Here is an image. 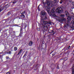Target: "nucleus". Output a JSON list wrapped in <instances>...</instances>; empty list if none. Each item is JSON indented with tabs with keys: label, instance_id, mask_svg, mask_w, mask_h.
I'll list each match as a JSON object with an SVG mask.
<instances>
[{
	"label": "nucleus",
	"instance_id": "nucleus-32",
	"mask_svg": "<svg viewBox=\"0 0 74 74\" xmlns=\"http://www.w3.org/2000/svg\"><path fill=\"white\" fill-rule=\"evenodd\" d=\"M26 54H25L23 56V58L25 57V56H26Z\"/></svg>",
	"mask_w": 74,
	"mask_h": 74
},
{
	"label": "nucleus",
	"instance_id": "nucleus-10",
	"mask_svg": "<svg viewBox=\"0 0 74 74\" xmlns=\"http://www.w3.org/2000/svg\"><path fill=\"white\" fill-rule=\"evenodd\" d=\"M53 3V1H48L47 3V5H48L49 6L50 5H51V4H52Z\"/></svg>",
	"mask_w": 74,
	"mask_h": 74
},
{
	"label": "nucleus",
	"instance_id": "nucleus-19",
	"mask_svg": "<svg viewBox=\"0 0 74 74\" xmlns=\"http://www.w3.org/2000/svg\"><path fill=\"white\" fill-rule=\"evenodd\" d=\"M71 24L73 25H74V20H72L71 22Z\"/></svg>",
	"mask_w": 74,
	"mask_h": 74
},
{
	"label": "nucleus",
	"instance_id": "nucleus-35",
	"mask_svg": "<svg viewBox=\"0 0 74 74\" xmlns=\"http://www.w3.org/2000/svg\"><path fill=\"white\" fill-rule=\"evenodd\" d=\"M9 58V57H6V59H8Z\"/></svg>",
	"mask_w": 74,
	"mask_h": 74
},
{
	"label": "nucleus",
	"instance_id": "nucleus-24",
	"mask_svg": "<svg viewBox=\"0 0 74 74\" xmlns=\"http://www.w3.org/2000/svg\"><path fill=\"white\" fill-rule=\"evenodd\" d=\"M71 28L72 29H73V30L74 29V26H72L71 27Z\"/></svg>",
	"mask_w": 74,
	"mask_h": 74
},
{
	"label": "nucleus",
	"instance_id": "nucleus-26",
	"mask_svg": "<svg viewBox=\"0 0 74 74\" xmlns=\"http://www.w3.org/2000/svg\"><path fill=\"white\" fill-rule=\"evenodd\" d=\"M67 57H65L64 58V60L65 61H66V60H67Z\"/></svg>",
	"mask_w": 74,
	"mask_h": 74
},
{
	"label": "nucleus",
	"instance_id": "nucleus-5",
	"mask_svg": "<svg viewBox=\"0 0 74 74\" xmlns=\"http://www.w3.org/2000/svg\"><path fill=\"white\" fill-rule=\"evenodd\" d=\"M49 27V25H45L44 26L43 29L44 30H45L47 31L48 30V29Z\"/></svg>",
	"mask_w": 74,
	"mask_h": 74
},
{
	"label": "nucleus",
	"instance_id": "nucleus-38",
	"mask_svg": "<svg viewBox=\"0 0 74 74\" xmlns=\"http://www.w3.org/2000/svg\"><path fill=\"white\" fill-rule=\"evenodd\" d=\"M10 14V12H9V13H8V15L9 14Z\"/></svg>",
	"mask_w": 74,
	"mask_h": 74
},
{
	"label": "nucleus",
	"instance_id": "nucleus-43",
	"mask_svg": "<svg viewBox=\"0 0 74 74\" xmlns=\"http://www.w3.org/2000/svg\"><path fill=\"white\" fill-rule=\"evenodd\" d=\"M21 30H22V29H21Z\"/></svg>",
	"mask_w": 74,
	"mask_h": 74
},
{
	"label": "nucleus",
	"instance_id": "nucleus-42",
	"mask_svg": "<svg viewBox=\"0 0 74 74\" xmlns=\"http://www.w3.org/2000/svg\"><path fill=\"white\" fill-rule=\"evenodd\" d=\"M72 67H73H73H74V66H73Z\"/></svg>",
	"mask_w": 74,
	"mask_h": 74
},
{
	"label": "nucleus",
	"instance_id": "nucleus-15",
	"mask_svg": "<svg viewBox=\"0 0 74 74\" xmlns=\"http://www.w3.org/2000/svg\"><path fill=\"white\" fill-rule=\"evenodd\" d=\"M4 8L3 7V8L1 7L0 8V12H1V11H2L3 10H4Z\"/></svg>",
	"mask_w": 74,
	"mask_h": 74
},
{
	"label": "nucleus",
	"instance_id": "nucleus-36",
	"mask_svg": "<svg viewBox=\"0 0 74 74\" xmlns=\"http://www.w3.org/2000/svg\"><path fill=\"white\" fill-rule=\"evenodd\" d=\"M40 8H39V6H38V10H40Z\"/></svg>",
	"mask_w": 74,
	"mask_h": 74
},
{
	"label": "nucleus",
	"instance_id": "nucleus-30",
	"mask_svg": "<svg viewBox=\"0 0 74 74\" xmlns=\"http://www.w3.org/2000/svg\"><path fill=\"white\" fill-rule=\"evenodd\" d=\"M55 55V53H53L52 54V55L53 56H54V55Z\"/></svg>",
	"mask_w": 74,
	"mask_h": 74
},
{
	"label": "nucleus",
	"instance_id": "nucleus-25",
	"mask_svg": "<svg viewBox=\"0 0 74 74\" xmlns=\"http://www.w3.org/2000/svg\"><path fill=\"white\" fill-rule=\"evenodd\" d=\"M62 2H63V0H60V4H62Z\"/></svg>",
	"mask_w": 74,
	"mask_h": 74
},
{
	"label": "nucleus",
	"instance_id": "nucleus-37",
	"mask_svg": "<svg viewBox=\"0 0 74 74\" xmlns=\"http://www.w3.org/2000/svg\"><path fill=\"white\" fill-rule=\"evenodd\" d=\"M9 54H11V51L9 52Z\"/></svg>",
	"mask_w": 74,
	"mask_h": 74
},
{
	"label": "nucleus",
	"instance_id": "nucleus-23",
	"mask_svg": "<svg viewBox=\"0 0 74 74\" xmlns=\"http://www.w3.org/2000/svg\"><path fill=\"white\" fill-rule=\"evenodd\" d=\"M37 66H38V64H37L35 65V67H36L35 69V70H37Z\"/></svg>",
	"mask_w": 74,
	"mask_h": 74
},
{
	"label": "nucleus",
	"instance_id": "nucleus-40",
	"mask_svg": "<svg viewBox=\"0 0 74 74\" xmlns=\"http://www.w3.org/2000/svg\"><path fill=\"white\" fill-rule=\"evenodd\" d=\"M73 15H74V11L73 12Z\"/></svg>",
	"mask_w": 74,
	"mask_h": 74
},
{
	"label": "nucleus",
	"instance_id": "nucleus-27",
	"mask_svg": "<svg viewBox=\"0 0 74 74\" xmlns=\"http://www.w3.org/2000/svg\"><path fill=\"white\" fill-rule=\"evenodd\" d=\"M25 11H24L23 12H22V13L21 12V14H25Z\"/></svg>",
	"mask_w": 74,
	"mask_h": 74
},
{
	"label": "nucleus",
	"instance_id": "nucleus-28",
	"mask_svg": "<svg viewBox=\"0 0 74 74\" xmlns=\"http://www.w3.org/2000/svg\"><path fill=\"white\" fill-rule=\"evenodd\" d=\"M14 1H15L12 2L13 4H15V3H16V1H15V0H14Z\"/></svg>",
	"mask_w": 74,
	"mask_h": 74
},
{
	"label": "nucleus",
	"instance_id": "nucleus-44",
	"mask_svg": "<svg viewBox=\"0 0 74 74\" xmlns=\"http://www.w3.org/2000/svg\"><path fill=\"white\" fill-rule=\"evenodd\" d=\"M58 2H59V1H58Z\"/></svg>",
	"mask_w": 74,
	"mask_h": 74
},
{
	"label": "nucleus",
	"instance_id": "nucleus-8",
	"mask_svg": "<svg viewBox=\"0 0 74 74\" xmlns=\"http://www.w3.org/2000/svg\"><path fill=\"white\" fill-rule=\"evenodd\" d=\"M69 26H70V24H69L66 23L64 26V28H65V29H68V27H69Z\"/></svg>",
	"mask_w": 74,
	"mask_h": 74
},
{
	"label": "nucleus",
	"instance_id": "nucleus-20",
	"mask_svg": "<svg viewBox=\"0 0 74 74\" xmlns=\"http://www.w3.org/2000/svg\"><path fill=\"white\" fill-rule=\"evenodd\" d=\"M17 49H18L17 48V47H15L14 48V50L15 51L17 50Z\"/></svg>",
	"mask_w": 74,
	"mask_h": 74
},
{
	"label": "nucleus",
	"instance_id": "nucleus-22",
	"mask_svg": "<svg viewBox=\"0 0 74 74\" xmlns=\"http://www.w3.org/2000/svg\"><path fill=\"white\" fill-rule=\"evenodd\" d=\"M30 0H26V1L27 3H30Z\"/></svg>",
	"mask_w": 74,
	"mask_h": 74
},
{
	"label": "nucleus",
	"instance_id": "nucleus-33",
	"mask_svg": "<svg viewBox=\"0 0 74 74\" xmlns=\"http://www.w3.org/2000/svg\"><path fill=\"white\" fill-rule=\"evenodd\" d=\"M72 5H74V2H73L72 3Z\"/></svg>",
	"mask_w": 74,
	"mask_h": 74
},
{
	"label": "nucleus",
	"instance_id": "nucleus-18",
	"mask_svg": "<svg viewBox=\"0 0 74 74\" xmlns=\"http://www.w3.org/2000/svg\"><path fill=\"white\" fill-rule=\"evenodd\" d=\"M22 49H21L19 51L18 53V54L17 55H18L20 54V53H21L22 52Z\"/></svg>",
	"mask_w": 74,
	"mask_h": 74
},
{
	"label": "nucleus",
	"instance_id": "nucleus-7",
	"mask_svg": "<svg viewBox=\"0 0 74 74\" xmlns=\"http://www.w3.org/2000/svg\"><path fill=\"white\" fill-rule=\"evenodd\" d=\"M47 14V13H45V11H44L43 10L42 11L40 12V15H42V16H45V15H46Z\"/></svg>",
	"mask_w": 74,
	"mask_h": 74
},
{
	"label": "nucleus",
	"instance_id": "nucleus-31",
	"mask_svg": "<svg viewBox=\"0 0 74 74\" xmlns=\"http://www.w3.org/2000/svg\"><path fill=\"white\" fill-rule=\"evenodd\" d=\"M6 74H11V73L9 72H8L6 73Z\"/></svg>",
	"mask_w": 74,
	"mask_h": 74
},
{
	"label": "nucleus",
	"instance_id": "nucleus-39",
	"mask_svg": "<svg viewBox=\"0 0 74 74\" xmlns=\"http://www.w3.org/2000/svg\"><path fill=\"white\" fill-rule=\"evenodd\" d=\"M1 55L0 56V59L1 58Z\"/></svg>",
	"mask_w": 74,
	"mask_h": 74
},
{
	"label": "nucleus",
	"instance_id": "nucleus-14",
	"mask_svg": "<svg viewBox=\"0 0 74 74\" xmlns=\"http://www.w3.org/2000/svg\"><path fill=\"white\" fill-rule=\"evenodd\" d=\"M32 44H33V42L32 41H30L29 43V46H32Z\"/></svg>",
	"mask_w": 74,
	"mask_h": 74
},
{
	"label": "nucleus",
	"instance_id": "nucleus-16",
	"mask_svg": "<svg viewBox=\"0 0 74 74\" xmlns=\"http://www.w3.org/2000/svg\"><path fill=\"white\" fill-rule=\"evenodd\" d=\"M54 4L56 5V4H57V0H54Z\"/></svg>",
	"mask_w": 74,
	"mask_h": 74
},
{
	"label": "nucleus",
	"instance_id": "nucleus-1",
	"mask_svg": "<svg viewBox=\"0 0 74 74\" xmlns=\"http://www.w3.org/2000/svg\"><path fill=\"white\" fill-rule=\"evenodd\" d=\"M55 11H56V10H55V8H53L51 9V12L49 10H47V12L50 16H52V17H54L55 19L58 20V21L60 22H63L66 21V19L64 18L59 19V17L58 16L56 15V14H55Z\"/></svg>",
	"mask_w": 74,
	"mask_h": 74
},
{
	"label": "nucleus",
	"instance_id": "nucleus-34",
	"mask_svg": "<svg viewBox=\"0 0 74 74\" xmlns=\"http://www.w3.org/2000/svg\"><path fill=\"white\" fill-rule=\"evenodd\" d=\"M57 69H59V66H57Z\"/></svg>",
	"mask_w": 74,
	"mask_h": 74
},
{
	"label": "nucleus",
	"instance_id": "nucleus-21",
	"mask_svg": "<svg viewBox=\"0 0 74 74\" xmlns=\"http://www.w3.org/2000/svg\"><path fill=\"white\" fill-rule=\"evenodd\" d=\"M21 16L22 18H25V15L23 14H21Z\"/></svg>",
	"mask_w": 74,
	"mask_h": 74
},
{
	"label": "nucleus",
	"instance_id": "nucleus-13",
	"mask_svg": "<svg viewBox=\"0 0 74 74\" xmlns=\"http://www.w3.org/2000/svg\"><path fill=\"white\" fill-rule=\"evenodd\" d=\"M49 33H51L52 34H54L55 33V32L53 31V30H51L50 32Z\"/></svg>",
	"mask_w": 74,
	"mask_h": 74
},
{
	"label": "nucleus",
	"instance_id": "nucleus-4",
	"mask_svg": "<svg viewBox=\"0 0 74 74\" xmlns=\"http://www.w3.org/2000/svg\"><path fill=\"white\" fill-rule=\"evenodd\" d=\"M52 23L50 21H44L43 23V25H47V24H49V25H51Z\"/></svg>",
	"mask_w": 74,
	"mask_h": 74
},
{
	"label": "nucleus",
	"instance_id": "nucleus-41",
	"mask_svg": "<svg viewBox=\"0 0 74 74\" xmlns=\"http://www.w3.org/2000/svg\"><path fill=\"white\" fill-rule=\"evenodd\" d=\"M67 0V1H69L70 0Z\"/></svg>",
	"mask_w": 74,
	"mask_h": 74
},
{
	"label": "nucleus",
	"instance_id": "nucleus-11",
	"mask_svg": "<svg viewBox=\"0 0 74 74\" xmlns=\"http://www.w3.org/2000/svg\"><path fill=\"white\" fill-rule=\"evenodd\" d=\"M42 18L43 20H46V19H48V18H47V16H46V15L42 16Z\"/></svg>",
	"mask_w": 74,
	"mask_h": 74
},
{
	"label": "nucleus",
	"instance_id": "nucleus-29",
	"mask_svg": "<svg viewBox=\"0 0 74 74\" xmlns=\"http://www.w3.org/2000/svg\"><path fill=\"white\" fill-rule=\"evenodd\" d=\"M70 48V46H69L67 47V49H69Z\"/></svg>",
	"mask_w": 74,
	"mask_h": 74
},
{
	"label": "nucleus",
	"instance_id": "nucleus-6",
	"mask_svg": "<svg viewBox=\"0 0 74 74\" xmlns=\"http://www.w3.org/2000/svg\"><path fill=\"white\" fill-rule=\"evenodd\" d=\"M60 16L62 17V18H60V17H59V19H65V21H62V22H61V23L63 22H65L66 21V19L63 18H64V16H65L64 14H61L60 15Z\"/></svg>",
	"mask_w": 74,
	"mask_h": 74
},
{
	"label": "nucleus",
	"instance_id": "nucleus-3",
	"mask_svg": "<svg viewBox=\"0 0 74 74\" xmlns=\"http://www.w3.org/2000/svg\"><path fill=\"white\" fill-rule=\"evenodd\" d=\"M63 8L61 7H59L57 8L56 10V11L58 14H62L63 13Z\"/></svg>",
	"mask_w": 74,
	"mask_h": 74
},
{
	"label": "nucleus",
	"instance_id": "nucleus-9",
	"mask_svg": "<svg viewBox=\"0 0 74 74\" xmlns=\"http://www.w3.org/2000/svg\"><path fill=\"white\" fill-rule=\"evenodd\" d=\"M9 6H10V5H8V4H7V5H6L5 6H3L2 7V8H3V7H4V10H6V9H7V8L9 7Z\"/></svg>",
	"mask_w": 74,
	"mask_h": 74
},
{
	"label": "nucleus",
	"instance_id": "nucleus-2",
	"mask_svg": "<svg viewBox=\"0 0 74 74\" xmlns=\"http://www.w3.org/2000/svg\"><path fill=\"white\" fill-rule=\"evenodd\" d=\"M65 14L66 16L68 17L67 19V21L70 22L71 20V16H70V14H69V12L67 11L66 10L65 11Z\"/></svg>",
	"mask_w": 74,
	"mask_h": 74
},
{
	"label": "nucleus",
	"instance_id": "nucleus-17",
	"mask_svg": "<svg viewBox=\"0 0 74 74\" xmlns=\"http://www.w3.org/2000/svg\"><path fill=\"white\" fill-rule=\"evenodd\" d=\"M50 7L49 6H47L46 7V9L47 10H49Z\"/></svg>",
	"mask_w": 74,
	"mask_h": 74
},
{
	"label": "nucleus",
	"instance_id": "nucleus-12",
	"mask_svg": "<svg viewBox=\"0 0 74 74\" xmlns=\"http://www.w3.org/2000/svg\"><path fill=\"white\" fill-rule=\"evenodd\" d=\"M56 67V66L55 64H52L51 66V67L52 69H53V70Z\"/></svg>",
	"mask_w": 74,
	"mask_h": 74
}]
</instances>
